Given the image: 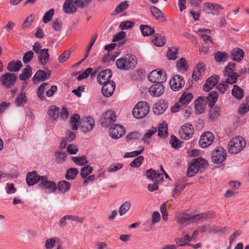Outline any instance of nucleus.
Instances as JSON below:
<instances>
[{"instance_id": "nucleus-1", "label": "nucleus", "mask_w": 249, "mask_h": 249, "mask_svg": "<svg viewBox=\"0 0 249 249\" xmlns=\"http://www.w3.org/2000/svg\"><path fill=\"white\" fill-rule=\"evenodd\" d=\"M137 64L135 56L130 54H127L116 61V65L118 69L125 71L134 69Z\"/></svg>"}, {"instance_id": "nucleus-2", "label": "nucleus", "mask_w": 249, "mask_h": 249, "mask_svg": "<svg viewBox=\"0 0 249 249\" xmlns=\"http://www.w3.org/2000/svg\"><path fill=\"white\" fill-rule=\"evenodd\" d=\"M246 144V141L243 137L233 138L229 142L228 152L232 154H238L244 149Z\"/></svg>"}, {"instance_id": "nucleus-3", "label": "nucleus", "mask_w": 249, "mask_h": 249, "mask_svg": "<svg viewBox=\"0 0 249 249\" xmlns=\"http://www.w3.org/2000/svg\"><path fill=\"white\" fill-rule=\"evenodd\" d=\"M208 165L207 162L204 159L199 158L192 162L188 168L187 176L189 177L195 176L200 169Z\"/></svg>"}, {"instance_id": "nucleus-4", "label": "nucleus", "mask_w": 249, "mask_h": 249, "mask_svg": "<svg viewBox=\"0 0 249 249\" xmlns=\"http://www.w3.org/2000/svg\"><path fill=\"white\" fill-rule=\"evenodd\" d=\"M149 111V107L147 102L141 101L138 103L133 110V116L137 119L144 117Z\"/></svg>"}, {"instance_id": "nucleus-5", "label": "nucleus", "mask_w": 249, "mask_h": 249, "mask_svg": "<svg viewBox=\"0 0 249 249\" xmlns=\"http://www.w3.org/2000/svg\"><path fill=\"white\" fill-rule=\"evenodd\" d=\"M226 157V151L222 147H218L212 152L211 159L214 163L219 164L223 162Z\"/></svg>"}, {"instance_id": "nucleus-6", "label": "nucleus", "mask_w": 249, "mask_h": 249, "mask_svg": "<svg viewBox=\"0 0 249 249\" xmlns=\"http://www.w3.org/2000/svg\"><path fill=\"white\" fill-rule=\"evenodd\" d=\"M17 79L16 75L10 72L2 75L0 78L1 85L6 89L12 88L15 84Z\"/></svg>"}, {"instance_id": "nucleus-7", "label": "nucleus", "mask_w": 249, "mask_h": 249, "mask_svg": "<svg viewBox=\"0 0 249 249\" xmlns=\"http://www.w3.org/2000/svg\"><path fill=\"white\" fill-rule=\"evenodd\" d=\"M148 79L152 83H163L166 80V73L161 70H155L149 74Z\"/></svg>"}, {"instance_id": "nucleus-8", "label": "nucleus", "mask_w": 249, "mask_h": 249, "mask_svg": "<svg viewBox=\"0 0 249 249\" xmlns=\"http://www.w3.org/2000/svg\"><path fill=\"white\" fill-rule=\"evenodd\" d=\"M41 178L39 186L45 193L50 194L56 190L57 187L54 182L48 180L46 176H43Z\"/></svg>"}, {"instance_id": "nucleus-9", "label": "nucleus", "mask_w": 249, "mask_h": 249, "mask_svg": "<svg viewBox=\"0 0 249 249\" xmlns=\"http://www.w3.org/2000/svg\"><path fill=\"white\" fill-rule=\"evenodd\" d=\"M194 131L193 125L189 123H187L181 127L178 132L181 139L188 140L192 137Z\"/></svg>"}, {"instance_id": "nucleus-10", "label": "nucleus", "mask_w": 249, "mask_h": 249, "mask_svg": "<svg viewBox=\"0 0 249 249\" xmlns=\"http://www.w3.org/2000/svg\"><path fill=\"white\" fill-rule=\"evenodd\" d=\"M222 9H223V7L221 5L210 2H205L203 7V11L205 13L209 15H218Z\"/></svg>"}, {"instance_id": "nucleus-11", "label": "nucleus", "mask_w": 249, "mask_h": 249, "mask_svg": "<svg viewBox=\"0 0 249 249\" xmlns=\"http://www.w3.org/2000/svg\"><path fill=\"white\" fill-rule=\"evenodd\" d=\"M94 125L95 122L90 117L82 118L80 121V127L84 133L91 131Z\"/></svg>"}, {"instance_id": "nucleus-12", "label": "nucleus", "mask_w": 249, "mask_h": 249, "mask_svg": "<svg viewBox=\"0 0 249 249\" xmlns=\"http://www.w3.org/2000/svg\"><path fill=\"white\" fill-rule=\"evenodd\" d=\"M214 140V136L210 132H206L201 135L199 141V145L202 148H206L212 144Z\"/></svg>"}, {"instance_id": "nucleus-13", "label": "nucleus", "mask_w": 249, "mask_h": 249, "mask_svg": "<svg viewBox=\"0 0 249 249\" xmlns=\"http://www.w3.org/2000/svg\"><path fill=\"white\" fill-rule=\"evenodd\" d=\"M116 121V115L115 113L111 110H108L103 115L101 124L104 127H108L111 124H113Z\"/></svg>"}, {"instance_id": "nucleus-14", "label": "nucleus", "mask_w": 249, "mask_h": 249, "mask_svg": "<svg viewBox=\"0 0 249 249\" xmlns=\"http://www.w3.org/2000/svg\"><path fill=\"white\" fill-rule=\"evenodd\" d=\"M184 79L179 75H175L170 81L171 88L174 91L180 89L184 86Z\"/></svg>"}, {"instance_id": "nucleus-15", "label": "nucleus", "mask_w": 249, "mask_h": 249, "mask_svg": "<svg viewBox=\"0 0 249 249\" xmlns=\"http://www.w3.org/2000/svg\"><path fill=\"white\" fill-rule=\"evenodd\" d=\"M124 127L120 124H114L110 128L109 135L114 139H117L122 136L124 133Z\"/></svg>"}, {"instance_id": "nucleus-16", "label": "nucleus", "mask_w": 249, "mask_h": 249, "mask_svg": "<svg viewBox=\"0 0 249 249\" xmlns=\"http://www.w3.org/2000/svg\"><path fill=\"white\" fill-rule=\"evenodd\" d=\"M207 101L204 97H199L195 102V111L196 114H201L206 109Z\"/></svg>"}, {"instance_id": "nucleus-17", "label": "nucleus", "mask_w": 249, "mask_h": 249, "mask_svg": "<svg viewBox=\"0 0 249 249\" xmlns=\"http://www.w3.org/2000/svg\"><path fill=\"white\" fill-rule=\"evenodd\" d=\"M115 89V83L113 81L103 84L102 92L105 97H110L113 93Z\"/></svg>"}, {"instance_id": "nucleus-18", "label": "nucleus", "mask_w": 249, "mask_h": 249, "mask_svg": "<svg viewBox=\"0 0 249 249\" xmlns=\"http://www.w3.org/2000/svg\"><path fill=\"white\" fill-rule=\"evenodd\" d=\"M112 76V72L109 69H106L101 71L97 76V81L101 85L109 82Z\"/></svg>"}, {"instance_id": "nucleus-19", "label": "nucleus", "mask_w": 249, "mask_h": 249, "mask_svg": "<svg viewBox=\"0 0 249 249\" xmlns=\"http://www.w3.org/2000/svg\"><path fill=\"white\" fill-rule=\"evenodd\" d=\"M43 176H40L37 175L36 171L28 173L26 176V182L28 185L31 186L35 185L38 182H41Z\"/></svg>"}, {"instance_id": "nucleus-20", "label": "nucleus", "mask_w": 249, "mask_h": 249, "mask_svg": "<svg viewBox=\"0 0 249 249\" xmlns=\"http://www.w3.org/2000/svg\"><path fill=\"white\" fill-rule=\"evenodd\" d=\"M162 83H157L153 85L149 89L150 94L153 96H160L164 91V87Z\"/></svg>"}, {"instance_id": "nucleus-21", "label": "nucleus", "mask_w": 249, "mask_h": 249, "mask_svg": "<svg viewBox=\"0 0 249 249\" xmlns=\"http://www.w3.org/2000/svg\"><path fill=\"white\" fill-rule=\"evenodd\" d=\"M218 80L219 76L218 75H214L209 77L203 86V90L206 91H209L218 83Z\"/></svg>"}, {"instance_id": "nucleus-22", "label": "nucleus", "mask_w": 249, "mask_h": 249, "mask_svg": "<svg viewBox=\"0 0 249 249\" xmlns=\"http://www.w3.org/2000/svg\"><path fill=\"white\" fill-rule=\"evenodd\" d=\"M76 4L72 0H67L63 5V10L66 14H72L77 11Z\"/></svg>"}, {"instance_id": "nucleus-23", "label": "nucleus", "mask_w": 249, "mask_h": 249, "mask_svg": "<svg viewBox=\"0 0 249 249\" xmlns=\"http://www.w3.org/2000/svg\"><path fill=\"white\" fill-rule=\"evenodd\" d=\"M168 104L164 100H160L155 103L153 107V112L155 114L160 115L162 114L167 108Z\"/></svg>"}, {"instance_id": "nucleus-24", "label": "nucleus", "mask_w": 249, "mask_h": 249, "mask_svg": "<svg viewBox=\"0 0 249 249\" xmlns=\"http://www.w3.org/2000/svg\"><path fill=\"white\" fill-rule=\"evenodd\" d=\"M205 70V65L202 63H198L193 71L192 74L193 79L196 81L198 80L200 77L203 75Z\"/></svg>"}, {"instance_id": "nucleus-25", "label": "nucleus", "mask_w": 249, "mask_h": 249, "mask_svg": "<svg viewBox=\"0 0 249 249\" xmlns=\"http://www.w3.org/2000/svg\"><path fill=\"white\" fill-rule=\"evenodd\" d=\"M191 215L185 212L178 213L176 216L175 220L179 224H182L185 222L192 221Z\"/></svg>"}, {"instance_id": "nucleus-26", "label": "nucleus", "mask_w": 249, "mask_h": 249, "mask_svg": "<svg viewBox=\"0 0 249 249\" xmlns=\"http://www.w3.org/2000/svg\"><path fill=\"white\" fill-rule=\"evenodd\" d=\"M182 235L184 237H177L175 239L176 243L178 244V246L182 247L188 245V244H190L189 242L191 241L190 236L187 233H186L184 231H182Z\"/></svg>"}, {"instance_id": "nucleus-27", "label": "nucleus", "mask_w": 249, "mask_h": 249, "mask_svg": "<svg viewBox=\"0 0 249 249\" xmlns=\"http://www.w3.org/2000/svg\"><path fill=\"white\" fill-rule=\"evenodd\" d=\"M50 73L45 72L44 71L39 70L35 73L33 77V81L36 83L37 81H45L49 78Z\"/></svg>"}, {"instance_id": "nucleus-28", "label": "nucleus", "mask_w": 249, "mask_h": 249, "mask_svg": "<svg viewBox=\"0 0 249 249\" xmlns=\"http://www.w3.org/2000/svg\"><path fill=\"white\" fill-rule=\"evenodd\" d=\"M244 54V51L242 49L236 48L232 50L231 58L235 61L239 62L243 59Z\"/></svg>"}, {"instance_id": "nucleus-29", "label": "nucleus", "mask_w": 249, "mask_h": 249, "mask_svg": "<svg viewBox=\"0 0 249 249\" xmlns=\"http://www.w3.org/2000/svg\"><path fill=\"white\" fill-rule=\"evenodd\" d=\"M47 114L51 121H54L59 116V108L55 106H52L48 109Z\"/></svg>"}, {"instance_id": "nucleus-30", "label": "nucleus", "mask_w": 249, "mask_h": 249, "mask_svg": "<svg viewBox=\"0 0 249 249\" xmlns=\"http://www.w3.org/2000/svg\"><path fill=\"white\" fill-rule=\"evenodd\" d=\"M185 186L186 185L184 184V180L182 179H178L176 181L173 191V196L174 197L176 195L178 196V193L182 191Z\"/></svg>"}, {"instance_id": "nucleus-31", "label": "nucleus", "mask_w": 249, "mask_h": 249, "mask_svg": "<svg viewBox=\"0 0 249 249\" xmlns=\"http://www.w3.org/2000/svg\"><path fill=\"white\" fill-rule=\"evenodd\" d=\"M152 42L156 46L162 47L164 45L166 42V38L164 36L159 34H155L153 36Z\"/></svg>"}, {"instance_id": "nucleus-32", "label": "nucleus", "mask_w": 249, "mask_h": 249, "mask_svg": "<svg viewBox=\"0 0 249 249\" xmlns=\"http://www.w3.org/2000/svg\"><path fill=\"white\" fill-rule=\"evenodd\" d=\"M22 63L20 61H12L8 63L7 68L8 71L10 72H17L20 69Z\"/></svg>"}, {"instance_id": "nucleus-33", "label": "nucleus", "mask_w": 249, "mask_h": 249, "mask_svg": "<svg viewBox=\"0 0 249 249\" xmlns=\"http://www.w3.org/2000/svg\"><path fill=\"white\" fill-rule=\"evenodd\" d=\"M56 187L60 193H65L70 190L71 183L65 180L60 181L58 182Z\"/></svg>"}, {"instance_id": "nucleus-34", "label": "nucleus", "mask_w": 249, "mask_h": 249, "mask_svg": "<svg viewBox=\"0 0 249 249\" xmlns=\"http://www.w3.org/2000/svg\"><path fill=\"white\" fill-rule=\"evenodd\" d=\"M59 239L56 237H53L48 238L45 242V248L46 249H53L56 244H59Z\"/></svg>"}, {"instance_id": "nucleus-35", "label": "nucleus", "mask_w": 249, "mask_h": 249, "mask_svg": "<svg viewBox=\"0 0 249 249\" xmlns=\"http://www.w3.org/2000/svg\"><path fill=\"white\" fill-rule=\"evenodd\" d=\"M49 56L48 49H44L41 50L40 53L38 55V60L40 62L41 64L45 65L48 61Z\"/></svg>"}, {"instance_id": "nucleus-36", "label": "nucleus", "mask_w": 249, "mask_h": 249, "mask_svg": "<svg viewBox=\"0 0 249 249\" xmlns=\"http://www.w3.org/2000/svg\"><path fill=\"white\" fill-rule=\"evenodd\" d=\"M217 98L218 93L216 91H212L209 93V95L205 99L207 101V104L211 107H212L217 101Z\"/></svg>"}, {"instance_id": "nucleus-37", "label": "nucleus", "mask_w": 249, "mask_h": 249, "mask_svg": "<svg viewBox=\"0 0 249 249\" xmlns=\"http://www.w3.org/2000/svg\"><path fill=\"white\" fill-rule=\"evenodd\" d=\"M80 116L78 114H74L71 117L70 125L73 130H76L78 129L80 126Z\"/></svg>"}, {"instance_id": "nucleus-38", "label": "nucleus", "mask_w": 249, "mask_h": 249, "mask_svg": "<svg viewBox=\"0 0 249 249\" xmlns=\"http://www.w3.org/2000/svg\"><path fill=\"white\" fill-rule=\"evenodd\" d=\"M193 95L191 93H183L178 101L179 104L182 106L189 104L193 99Z\"/></svg>"}, {"instance_id": "nucleus-39", "label": "nucleus", "mask_w": 249, "mask_h": 249, "mask_svg": "<svg viewBox=\"0 0 249 249\" xmlns=\"http://www.w3.org/2000/svg\"><path fill=\"white\" fill-rule=\"evenodd\" d=\"M32 68L29 65H27L26 68L22 71V73L19 74V78L21 80H26L31 76Z\"/></svg>"}, {"instance_id": "nucleus-40", "label": "nucleus", "mask_w": 249, "mask_h": 249, "mask_svg": "<svg viewBox=\"0 0 249 249\" xmlns=\"http://www.w3.org/2000/svg\"><path fill=\"white\" fill-rule=\"evenodd\" d=\"M231 94L235 98L240 100L243 97L244 90L238 86L234 85L233 86Z\"/></svg>"}, {"instance_id": "nucleus-41", "label": "nucleus", "mask_w": 249, "mask_h": 249, "mask_svg": "<svg viewBox=\"0 0 249 249\" xmlns=\"http://www.w3.org/2000/svg\"><path fill=\"white\" fill-rule=\"evenodd\" d=\"M213 213L212 212H208L206 213H202L200 214H197L195 215H191L192 221L194 222H197L200 220L206 219L209 217V215H212Z\"/></svg>"}, {"instance_id": "nucleus-42", "label": "nucleus", "mask_w": 249, "mask_h": 249, "mask_svg": "<svg viewBox=\"0 0 249 249\" xmlns=\"http://www.w3.org/2000/svg\"><path fill=\"white\" fill-rule=\"evenodd\" d=\"M140 28L143 36H150L155 32L154 28L146 25H141Z\"/></svg>"}, {"instance_id": "nucleus-43", "label": "nucleus", "mask_w": 249, "mask_h": 249, "mask_svg": "<svg viewBox=\"0 0 249 249\" xmlns=\"http://www.w3.org/2000/svg\"><path fill=\"white\" fill-rule=\"evenodd\" d=\"M146 177L152 180L154 179H160V172L157 173L155 170L153 169H148L145 173Z\"/></svg>"}, {"instance_id": "nucleus-44", "label": "nucleus", "mask_w": 249, "mask_h": 249, "mask_svg": "<svg viewBox=\"0 0 249 249\" xmlns=\"http://www.w3.org/2000/svg\"><path fill=\"white\" fill-rule=\"evenodd\" d=\"M225 82L226 83L232 85L236 82L239 75L237 73H232L231 74H225Z\"/></svg>"}, {"instance_id": "nucleus-45", "label": "nucleus", "mask_w": 249, "mask_h": 249, "mask_svg": "<svg viewBox=\"0 0 249 249\" xmlns=\"http://www.w3.org/2000/svg\"><path fill=\"white\" fill-rule=\"evenodd\" d=\"M167 130V124H160L158 128V136L160 137L165 138L168 134Z\"/></svg>"}, {"instance_id": "nucleus-46", "label": "nucleus", "mask_w": 249, "mask_h": 249, "mask_svg": "<svg viewBox=\"0 0 249 249\" xmlns=\"http://www.w3.org/2000/svg\"><path fill=\"white\" fill-rule=\"evenodd\" d=\"M55 160L58 163H63L66 159V153L61 152L57 151L54 153Z\"/></svg>"}, {"instance_id": "nucleus-47", "label": "nucleus", "mask_w": 249, "mask_h": 249, "mask_svg": "<svg viewBox=\"0 0 249 249\" xmlns=\"http://www.w3.org/2000/svg\"><path fill=\"white\" fill-rule=\"evenodd\" d=\"M79 172L77 169L72 168L69 169L65 175V178L68 179H74L76 177Z\"/></svg>"}, {"instance_id": "nucleus-48", "label": "nucleus", "mask_w": 249, "mask_h": 249, "mask_svg": "<svg viewBox=\"0 0 249 249\" xmlns=\"http://www.w3.org/2000/svg\"><path fill=\"white\" fill-rule=\"evenodd\" d=\"M157 132V128L155 127H152L151 129H149L148 132H147L143 137L142 138V141L145 143L147 144L149 143V142L148 141V139L150 138L151 136L154 135Z\"/></svg>"}, {"instance_id": "nucleus-49", "label": "nucleus", "mask_w": 249, "mask_h": 249, "mask_svg": "<svg viewBox=\"0 0 249 249\" xmlns=\"http://www.w3.org/2000/svg\"><path fill=\"white\" fill-rule=\"evenodd\" d=\"M53 29L56 32H60L62 27V22L60 18H57L53 19L52 23Z\"/></svg>"}, {"instance_id": "nucleus-50", "label": "nucleus", "mask_w": 249, "mask_h": 249, "mask_svg": "<svg viewBox=\"0 0 249 249\" xmlns=\"http://www.w3.org/2000/svg\"><path fill=\"white\" fill-rule=\"evenodd\" d=\"M198 32L200 33V36L203 38L204 41H208L211 40V37L208 35H210L211 33V31L209 29H200L198 31Z\"/></svg>"}, {"instance_id": "nucleus-51", "label": "nucleus", "mask_w": 249, "mask_h": 249, "mask_svg": "<svg viewBox=\"0 0 249 249\" xmlns=\"http://www.w3.org/2000/svg\"><path fill=\"white\" fill-rule=\"evenodd\" d=\"M131 204L129 201L124 202L120 207L119 213L120 215H124L130 209Z\"/></svg>"}, {"instance_id": "nucleus-52", "label": "nucleus", "mask_w": 249, "mask_h": 249, "mask_svg": "<svg viewBox=\"0 0 249 249\" xmlns=\"http://www.w3.org/2000/svg\"><path fill=\"white\" fill-rule=\"evenodd\" d=\"M93 171L92 167L87 165L83 167L80 172V175L83 178H85L87 177Z\"/></svg>"}, {"instance_id": "nucleus-53", "label": "nucleus", "mask_w": 249, "mask_h": 249, "mask_svg": "<svg viewBox=\"0 0 249 249\" xmlns=\"http://www.w3.org/2000/svg\"><path fill=\"white\" fill-rule=\"evenodd\" d=\"M71 54V52L70 50L64 51L58 58V61L60 63H63L66 61Z\"/></svg>"}, {"instance_id": "nucleus-54", "label": "nucleus", "mask_w": 249, "mask_h": 249, "mask_svg": "<svg viewBox=\"0 0 249 249\" xmlns=\"http://www.w3.org/2000/svg\"><path fill=\"white\" fill-rule=\"evenodd\" d=\"M228 57L229 55L227 53L221 52H217L214 55L215 60L217 62L225 61Z\"/></svg>"}, {"instance_id": "nucleus-55", "label": "nucleus", "mask_w": 249, "mask_h": 249, "mask_svg": "<svg viewBox=\"0 0 249 249\" xmlns=\"http://www.w3.org/2000/svg\"><path fill=\"white\" fill-rule=\"evenodd\" d=\"M178 49L176 48H169L167 53V57L169 59L175 60L177 58Z\"/></svg>"}, {"instance_id": "nucleus-56", "label": "nucleus", "mask_w": 249, "mask_h": 249, "mask_svg": "<svg viewBox=\"0 0 249 249\" xmlns=\"http://www.w3.org/2000/svg\"><path fill=\"white\" fill-rule=\"evenodd\" d=\"M219 116V110L218 108H213L209 110V117L212 121H214Z\"/></svg>"}, {"instance_id": "nucleus-57", "label": "nucleus", "mask_w": 249, "mask_h": 249, "mask_svg": "<svg viewBox=\"0 0 249 249\" xmlns=\"http://www.w3.org/2000/svg\"><path fill=\"white\" fill-rule=\"evenodd\" d=\"M72 160L75 164L81 166L84 165L88 163L84 156L72 157Z\"/></svg>"}, {"instance_id": "nucleus-58", "label": "nucleus", "mask_w": 249, "mask_h": 249, "mask_svg": "<svg viewBox=\"0 0 249 249\" xmlns=\"http://www.w3.org/2000/svg\"><path fill=\"white\" fill-rule=\"evenodd\" d=\"M128 1H124L121 2L116 8L115 12L116 14H119L122 12L124 10L127 9L128 7Z\"/></svg>"}, {"instance_id": "nucleus-59", "label": "nucleus", "mask_w": 249, "mask_h": 249, "mask_svg": "<svg viewBox=\"0 0 249 249\" xmlns=\"http://www.w3.org/2000/svg\"><path fill=\"white\" fill-rule=\"evenodd\" d=\"M170 143L174 148H178L181 146L180 141L174 135H172L170 137Z\"/></svg>"}, {"instance_id": "nucleus-60", "label": "nucleus", "mask_w": 249, "mask_h": 249, "mask_svg": "<svg viewBox=\"0 0 249 249\" xmlns=\"http://www.w3.org/2000/svg\"><path fill=\"white\" fill-rule=\"evenodd\" d=\"M143 159L142 156L137 157L130 163V166L132 167H139L143 161Z\"/></svg>"}, {"instance_id": "nucleus-61", "label": "nucleus", "mask_w": 249, "mask_h": 249, "mask_svg": "<svg viewBox=\"0 0 249 249\" xmlns=\"http://www.w3.org/2000/svg\"><path fill=\"white\" fill-rule=\"evenodd\" d=\"M91 0H75L77 7L80 8H85L88 6L91 3Z\"/></svg>"}, {"instance_id": "nucleus-62", "label": "nucleus", "mask_w": 249, "mask_h": 249, "mask_svg": "<svg viewBox=\"0 0 249 249\" xmlns=\"http://www.w3.org/2000/svg\"><path fill=\"white\" fill-rule=\"evenodd\" d=\"M181 114L185 119H188L192 113V108L190 107L184 106L181 108Z\"/></svg>"}, {"instance_id": "nucleus-63", "label": "nucleus", "mask_w": 249, "mask_h": 249, "mask_svg": "<svg viewBox=\"0 0 249 249\" xmlns=\"http://www.w3.org/2000/svg\"><path fill=\"white\" fill-rule=\"evenodd\" d=\"M235 69V63H230L228 66L225 67V71H224V75L231 74L232 73H235L234 72Z\"/></svg>"}, {"instance_id": "nucleus-64", "label": "nucleus", "mask_w": 249, "mask_h": 249, "mask_svg": "<svg viewBox=\"0 0 249 249\" xmlns=\"http://www.w3.org/2000/svg\"><path fill=\"white\" fill-rule=\"evenodd\" d=\"M33 56L34 53L32 51H29L27 52L26 53H24L22 58L23 63L24 64L28 63L33 58Z\"/></svg>"}]
</instances>
